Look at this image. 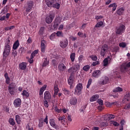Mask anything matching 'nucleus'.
Segmentation results:
<instances>
[{
  "label": "nucleus",
  "instance_id": "38",
  "mask_svg": "<svg viewBox=\"0 0 130 130\" xmlns=\"http://www.w3.org/2000/svg\"><path fill=\"white\" fill-rule=\"evenodd\" d=\"M52 64L54 67H57V64H58V59H52Z\"/></svg>",
  "mask_w": 130,
  "mask_h": 130
},
{
  "label": "nucleus",
  "instance_id": "17",
  "mask_svg": "<svg viewBox=\"0 0 130 130\" xmlns=\"http://www.w3.org/2000/svg\"><path fill=\"white\" fill-rule=\"evenodd\" d=\"M106 106H107V107H111V106H114L115 105L117 107H118V106H119V102L116 101V102H114L112 103L107 102L106 103Z\"/></svg>",
  "mask_w": 130,
  "mask_h": 130
},
{
  "label": "nucleus",
  "instance_id": "51",
  "mask_svg": "<svg viewBox=\"0 0 130 130\" xmlns=\"http://www.w3.org/2000/svg\"><path fill=\"white\" fill-rule=\"evenodd\" d=\"M111 124H113V125H114V126H118L119 125V123H118L117 122L114 121H111Z\"/></svg>",
  "mask_w": 130,
  "mask_h": 130
},
{
  "label": "nucleus",
  "instance_id": "63",
  "mask_svg": "<svg viewBox=\"0 0 130 130\" xmlns=\"http://www.w3.org/2000/svg\"><path fill=\"white\" fill-rule=\"evenodd\" d=\"M103 106H102V105H100V106H99L98 107V110H103Z\"/></svg>",
  "mask_w": 130,
  "mask_h": 130
},
{
  "label": "nucleus",
  "instance_id": "4",
  "mask_svg": "<svg viewBox=\"0 0 130 130\" xmlns=\"http://www.w3.org/2000/svg\"><path fill=\"white\" fill-rule=\"evenodd\" d=\"M130 62L128 63H124L122 64L120 68V70L122 73H126L129 70Z\"/></svg>",
  "mask_w": 130,
  "mask_h": 130
},
{
  "label": "nucleus",
  "instance_id": "45",
  "mask_svg": "<svg viewBox=\"0 0 130 130\" xmlns=\"http://www.w3.org/2000/svg\"><path fill=\"white\" fill-rule=\"evenodd\" d=\"M92 79L90 78L87 82V84L86 85V88L87 89H89V88H90V86H91V84H92Z\"/></svg>",
  "mask_w": 130,
  "mask_h": 130
},
{
  "label": "nucleus",
  "instance_id": "55",
  "mask_svg": "<svg viewBox=\"0 0 130 130\" xmlns=\"http://www.w3.org/2000/svg\"><path fill=\"white\" fill-rule=\"evenodd\" d=\"M108 118L109 119H112V118H115V115L112 114H110L108 115Z\"/></svg>",
  "mask_w": 130,
  "mask_h": 130
},
{
  "label": "nucleus",
  "instance_id": "54",
  "mask_svg": "<svg viewBox=\"0 0 130 130\" xmlns=\"http://www.w3.org/2000/svg\"><path fill=\"white\" fill-rule=\"evenodd\" d=\"M119 46H120V47H122V48H124V47L126 46V44L125 43H121L119 44Z\"/></svg>",
  "mask_w": 130,
  "mask_h": 130
},
{
  "label": "nucleus",
  "instance_id": "20",
  "mask_svg": "<svg viewBox=\"0 0 130 130\" xmlns=\"http://www.w3.org/2000/svg\"><path fill=\"white\" fill-rule=\"evenodd\" d=\"M101 74V72L100 70L94 71L92 73V77H93V78H99Z\"/></svg>",
  "mask_w": 130,
  "mask_h": 130
},
{
  "label": "nucleus",
  "instance_id": "40",
  "mask_svg": "<svg viewBox=\"0 0 130 130\" xmlns=\"http://www.w3.org/2000/svg\"><path fill=\"white\" fill-rule=\"evenodd\" d=\"M51 7H53V8H54L55 9H57V10H59V8H60V4H59V3H55V4H53V5H52V6Z\"/></svg>",
  "mask_w": 130,
  "mask_h": 130
},
{
  "label": "nucleus",
  "instance_id": "57",
  "mask_svg": "<svg viewBox=\"0 0 130 130\" xmlns=\"http://www.w3.org/2000/svg\"><path fill=\"white\" fill-rule=\"evenodd\" d=\"M77 35H78L79 37H81V38H84V34H83L81 31L78 32L77 34Z\"/></svg>",
  "mask_w": 130,
  "mask_h": 130
},
{
  "label": "nucleus",
  "instance_id": "61",
  "mask_svg": "<svg viewBox=\"0 0 130 130\" xmlns=\"http://www.w3.org/2000/svg\"><path fill=\"white\" fill-rule=\"evenodd\" d=\"M97 102L100 105H103V101L102 100L99 99Z\"/></svg>",
  "mask_w": 130,
  "mask_h": 130
},
{
  "label": "nucleus",
  "instance_id": "11",
  "mask_svg": "<svg viewBox=\"0 0 130 130\" xmlns=\"http://www.w3.org/2000/svg\"><path fill=\"white\" fill-rule=\"evenodd\" d=\"M54 17H55V15L54 14L52 13L50 14L49 15L47 16L46 18V22L47 24H50L53 21V19H54Z\"/></svg>",
  "mask_w": 130,
  "mask_h": 130
},
{
  "label": "nucleus",
  "instance_id": "9",
  "mask_svg": "<svg viewBox=\"0 0 130 130\" xmlns=\"http://www.w3.org/2000/svg\"><path fill=\"white\" fill-rule=\"evenodd\" d=\"M108 82H109V78L107 76H105L104 77H102L101 80L99 82V84L101 85V86H103V85H106Z\"/></svg>",
  "mask_w": 130,
  "mask_h": 130
},
{
  "label": "nucleus",
  "instance_id": "14",
  "mask_svg": "<svg viewBox=\"0 0 130 130\" xmlns=\"http://www.w3.org/2000/svg\"><path fill=\"white\" fill-rule=\"evenodd\" d=\"M68 44H69V41L68 39H65L60 41L59 45L61 48H66L68 46Z\"/></svg>",
  "mask_w": 130,
  "mask_h": 130
},
{
  "label": "nucleus",
  "instance_id": "46",
  "mask_svg": "<svg viewBox=\"0 0 130 130\" xmlns=\"http://www.w3.org/2000/svg\"><path fill=\"white\" fill-rule=\"evenodd\" d=\"M44 33V27H41L39 31V35H43Z\"/></svg>",
  "mask_w": 130,
  "mask_h": 130
},
{
  "label": "nucleus",
  "instance_id": "1",
  "mask_svg": "<svg viewBox=\"0 0 130 130\" xmlns=\"http://www.w3.org/2000/svg\"><path fill=\"white\" fill-rule=\"evenodd\" d=\"M10 41L8 39L5 43V49L3 52L4 57H7V56H9L10 55V53L11 52V45H10Z\"/></svg>",
  "mask_w": 130,
  "mask_h": 130
},
{
  "label": "nucleus",
  "instance_id": "47",
  "mask_svg": "<svg viewBox=\"0 0 130 130\" xmlns=\"http://www.w3.org/2000/svg\"><path fill=\"white\" fill-rule=\"evenodd\" d=\"M68 84L71 86V88H72V85H73V77H71V76L68 79Z\"/></svg>",
  "mask_w": 130,
  "mask_h": 130
},
{
  "label": "nucleus",
  "instance_id": "48",
  "mask_svg": "<svg viewBox=\"0 0 130 130\" xmlns=\"http://www.w3.org/2000/svg\"><path fill=\"white\" fill-rule=\"evenodd\" d=\"M56 35L57 37H63V34L61 31H57Z\"/></svg>",
  "mask_w": 130,
  "mask_h": 130
},
{
  "label": "nucleus",
  "instance_id": "23",
  "mask_svg": "<svg viewBox=\"0 0 130 130\" xmlns=\"http://www.w3.org/2000/svg\"><path fill=\"white\" fill-rule=\"evenodd\" d=\"M20 70H21L22 71H25L26 70V68H27V63L26 62H22L20 63L19 65Z\"/></svg>",
  "mask_w": 130,
  "mask_h": 130
},
{
  "label": "nucleus",
  "instance_id": "49",
  "mask_svg": "<svg viewBox=\"0 0 130 130\" xmlns=\"http://www.w3.org/2000/svg\"><path fill=\"white\" fill-rule=\"evenodd\" d=\"M90 66L86 65L83 67V71H85V72H88V71H89V70H90Z\"/></svg>",
  "mask_w": 130,
  "mask_h": 130
},
{
  "label": "nucleus",
  "instance_id": "24",
  "mask_svg": "<svg viewBox=\"0 0 130 130\" xmlns=\"http://www.w3.org/2000/svg\"><path fill=\"white\" fill-rule=\"evenodd\" d=\"M77 103L78 99H77V98L76 97L72 98L70 101V103L71 105H76Z\"/></svg>",
  "mask_w": 130,
  "mask_h": 130
},
{
  "label": "nucleus",
  "instance_id": "26",
  "mask_svg": "<svg viewBox=\"0 0 130 130\" xmlns=\"http://www.w3.org/2000/svg\"><path fill=\"white\" fill-rule=\"evenodd\" d=\"M126 101H130V92L126 93L123 100V103H124L126 102Z\"/></svg>",
  "mask_w": 130,
  "mask_h": 130
},
{
  "label": "nucleus",
  "instance_id": "6",
  "mask_svg": "<svg viewBox=\"0 0 130 130\" xmlns=\"http://www.w3.org/2000/svg\"><path fill=\"white\" fill-rule=\"evenodd\" d=\"M43 122L46 124H48V116L46 115L45 118H41L39 119V127H42L43 126Z\"/></svg>",
  "mask_w": 130,
  "mask_h": 130
},
{
  "label": "nucleus",
  "instance_id": "7",
  "mask_svg": "<svg viewBox=\"0 0 130 130\" xmlns=\"http://www.w3.org/2000/svg\"><path fill=\"white\" fill-rule=\"evenodd\" d=\"M125 30V26L123 24H121L116 29V34L119 35L121 33H123Z\"/></svg>",
  "mask_w": 130,
  "mask_h": 130
},
{
  "label": "nucleus",
  "instance_id": "25",
  "mask_svg": "<svg viewBox=\"0 0 130 130\" xmlns=\"http://www.w3.org/2000/svg\"><path fill=\"white\" fill-rule=\"evenodd\" d=\"M123 13H124V9L122 7L120 8L116 11V14L118 16H122V15H123Z\"/></svg>",
  "mask_w": 130,
  "mask_h": 130
},
{
  "label": "nucleus",
  "instance_id": "13",
  "mask_svg": "<svg viewBox=\"0 0 130 130\" xmlns=\"http://www.w3.org/2000/svg\"><path fill=\"white\" fill-rule=\"evenodd\" d=\"M8 91L10 94L15 95V93L16 92V87L15 85L10 84L8 87Z\"/></svg>",
  "mask_w": 130,
  "mask_h": 130
},
{
  "label": "nucleus",
  "instance_id": "10",
  "mask_svg": "<svg viewBox=\"0 0 130 130\" xmlns=\"http://www.w3.org/2000/svg\"><path fill=\"white\" fill-rule=\"evenodd\" d=\"M34 6V2L32 1H28L27 2V6L26 7V11L30 13L32 10V7Z\"/></svg>",
  "mask_w": 130,
  "mask_h": 130
},
{
  "label": "nucleus",
  "instance_id": "35",
  "mask_svg": "<svg viewBox=\"0 0 130 130\" xmlns=\"http://www.w3.org/2000/svg\"><path fill=\"white\" fill-rule=\"evenodd\" d=\"M113 76L114 78H120V76L119 75V72L117 71H114Z\"/></svg>",
  "mask_w": 130,
  "mask_h": 130
},
{
  "label": "nucleus",
  "instance_id": "16",
  "mask_svg": "<svg viewBox=\"0 0 130 130\" xmlns=\"http://www.w3.org/2000/svg\"><path fill=\"white\" fill-rule=\"evenodd\" d=\"M58 121H60L61 124H64V125H66V124H67V122H68L67 118H66V116L64 115H63L61 117H59L58 118Z\"/></svg>",
  "mask_w": 130,
  "mask_h": 130
},
{
  "label": "nucleus",
  "instance_id": "36",
  "mask_svg": "<svg viewBox=\"0 0 130 130\" xmlns=\"http://www.w3.org/2000/svg\"><path fill=\"white\" fill-rule=\"evenodd\" d=\"M123 90L121 87H117L113 90V93H116L117 92H122Z\"/></svg>",
  "mask_w": 130,
  "mask_h": 130
},
{
  "label": "nucleus",
  "instance_id": "3",
  "mask_svg": "<svg viewBox=\"0 0 130 130\" xmlns=\"http://www.w3.org/2000/svg\"><path fill=\"white\" fill-rule=\"evenodd\" d=\"M83 89V84L82 83L78 84L75 89V95H81L82 94V90Z\"/></svg>",
  "mask_w": 130,
  "mask_h": 130
},
{
  "label": "nucleus",
  "instance_id": "12",
  "mask_svg": "<svg viewBox=\"0 0 130 130\" xmlns=\"http://www.w3.org/2000/svg\"><path fill=\"white\" fill-rule=\"evenodd\" d=\"M22 103V100L20 98H17L14 101L13 105L14 107L18 108V107H21V104Z\"/></svg>",
  "mask_w": 130,
  "mask_h": 130
},
{
  "label": "nucleus",
  "instance_id": "44",
  "mask_svg": "<svg viewBox=\"0 0 130 130\" xmlns=\"http://www.w3.org/2000/svg\"><path fill=\"white\" fill-rule=\"evenodd\" d=\"M48 63H49V62L47 60V58H45L44 59V61L42 65V67H47V66H48Z\"/></svg>",
  "mask_w": 130,
  "mask_h": 130
},
{
  "label": "nucleus",
  "instance_id": "37",
  "mask_svg": "<svg viewBox=\"0 0 130 130\" xmlns=\"http://www.w3.org/2000/svg\"><path fill=\"white\" fill-rule=\"evenodd\" d=\"M21 94L23 95L24 96V97H26V98H28V97H29V96H30V94H29V92H27V90H24L22 91V93Z\"/></svg>",
  "mask_w": 130,
  "mask_h": 130
},
{
  "label": "nucleus",
  "instance_id": "50",
  "mask_svg": "<svg viewBox=\"0 0 130 130\" xmlns=\"http://www.w3.org/2000/svg\"><path fill=\"white\" fill-rule=\"evenodd\" d=\"M62 91L64 92V95H70V91L67 88H63Z\"/></svg>",
  "mask_w": 130,
  "mask_h": 130
},
{
  "label": "nucleus",
  "instance_id": "64",
  "mask_svg": "<svg viewBox=\"0 0 130 130\" xmlns=\"http://www.w3.org/2000/svg\"><path fill=\"white\" fill-rule=\"evenodd\" d=\"M125 109H130V103H129L128 105H125Z\"/></svg>",
  "mask_w": 130,
  "mask_h": 130
},
{
  "label": "nucleus",
  "instance_id": "22",
  "mask_svg": "<svg viewBox=\"0 0 130 130\" xmlns=\"http://www.w3.org/2000/svg\"><path fill=\"white\" fill-rule=\"evenodd\" d=\"M56 1V0H45L46 4L49 7H52L53 4L55 3Z\"/></svg>",
  "mask_w": 130,
  "mask_h": 130
},
{
  "label": "nucleus",
  "instance_id": "8",
  "mask_svg": "<svg viewBox=\"0 0 130 130\" xmlns=\"http://www.w3.org/2000/svg\"><path fill=\"white\" fill-rule=\"evenodd\" d=\"M49 123L51 126L53 127V128H55V129L59 130V128H60V127L56 124V123H55V120L54 119H50L49 120Z\"/></svg>",
  "mask_w": 130,
  "mask_h": 130
},
{
  "label": "nucleus",
  "instance_id": "60",
  "mask_svg": "<svg viewBox=\"0 0 130 130\" xmlns=\"http://www.w3.org/2000/svg\"><path fill=\"white\" fill-rule=\"evenodd\" d=\"M113 50L115 52H118V51H119V47H115Z\"/></svg>",
  "mask_w": 130,
  "mask_h": 130
},
{
  "label": "nucleus",
  "instance_id": "15",
  "mask_svg": "<svg viewBox=\"0 0 130 130\" xmlns=\"http://www.w3.org/2000/svg\"><path fill=\"white\" fill-rule=\"evenodd\" d=\"M46 49V42L45 41V40H43L41 42V49L43 53H44V52H45Z\"/></svg>",
  "mask_w": 130,
  "mask_h": 130
},
{
  "label": "nucleus",
  "instance_id": "28",
  "mask_svg": "<svg viewBox=\"0 0 130 130\" xmlns=\"http://www.w3.org/2000/svg\"><path fill=\"white\" fill-rule=\"evenodd\" d=\"M99 98V95L94 94L92 96H91L90 99V102H94V101H96L97 99Z\"/></svg>",
  "mask_w": 130,
  "mask_h": 130
},
{
  "label": "nucleus",
  "instance_id": "31",
  "mask_svg": "<svg viewBox=\"0 0 130 130\" xmlns=\"http://www.w3.org/2000/svg\"><path fill=\"white\" fill-rule=\"evenodd\" d=\"M54 93L53 97H54V96H56V95H57V93H58L59 89L57 85H54Z\"/></svg>",
  "mask_w": 130,
  "mask_h": 130
},
{
  "label": "nucleus",
  "instance_id": "56",
  "mask_svg": "<svg viewBox=\"0 0 130 130\" xmlns=\"http://www.w3.org/2000/svg\"><path fill=\"white\" fill-rule=\"evenodd\" d=\"M54 110H55V112H58V113H60V112H61V110L58 109V108H57V106L55 107Z\"/></svg>",
  "mask_w": 130,
  "mask_h": 130
},
{
  "label": "nucleus",
  "instance_id": "43",
  "mask_svg": "<svg viewBox=\"0 0 130 130\" xmlns=\"http://www.w3.org/2000/svg\"><path fill=\"white\" fill-rule=\"evenodd\" d=\"M108 126V123L105 122H102L100 124V126L101 127H105V126Z\"/></svg>",
  "mask_w": 130,
  "mask_h": 130
},
{
  "label": "nucleus",
  "instance_id": "53",
  "mask_svg": "<svg viewBox=\"0 0 130 130\" xmlns=\"http://www.w3.org/2000/svg\"><path fill=\"white\" fill-rule=\"evenodd\" d=\"M44 105L45 107L46 108H48V106H49V105L48 104V102H47V100H45L44 102Z\"/></svg>",
  "mask_w": 130,
  "mask_h": 130
},
{
  "label": "nucleus",
  "instance_id": "30",
  "mask_svg": "<svg viewBox=\"0 0 130 130\" xmlns=\"http://www.w3.org/2000/svg\"><path fill=\"white\" fill-rule=\"evenodd\" d=\"M18 46H20V43H19V40H17L13 44V49L16 50V49H17Z\"/></svg>",
  "mask_w": 130,
  "mask_h": 130
},
{
  "label": "nucleus",
  "instance_id": "39",
  "mask_svg": "<svg viewBox=\"0 0 130 130\" xmlns=\"http://www.w3.org/2000/svg\"><path fill=\"white\" fill-rule=\"evenodd\" d=\"M15 120L18 124H20L21 122V117L19 115H16L15 116Z\"/></svg>",
  "mask_w": 130,
  "mask_h": 130
},
{
  "label": "nucleus",
  "instance_id": "2",
  "mask_svg": "<svg viewBox=\"0 0 130 130\" xmlns=\"http://www.w3.org/2000/svg\"><path fill=\"white\" fill-rule=\"evenodd\" d=\"M80 70V64L76 63L73 67H71L68 70V73H71V78H74V75L76 73H79Z\"/></svg>",
  "mask_w": 130,
  "mask_h": 130
},
{
  "label": "nucleus",
  "instance_id": "29",
  "mask_svg": "<svg viewBox=\"0 0 130 130\" xmlns=\"http://www.w3.org/2000/svg\"><path fill=\"white\" fill-rule=\"evenodd\" d=\"M109 8H113L112 12H114L117 8V4L116 3H113L109 6Z\"/></svg>",
  "mask_w": 130,
  "mask_h": 130
},
{
  "label": "nucleus",
  "instance_id": "41",
  "mask_svg": "<svg viewBox=\"0 0 130 130\" xmlns=\"http://www.w3.org/2000/svg\"><path fill=\"white\" fill-rule=\"evenodd\" d=\"M50 56L52 58H55V59H58L59 58L58 55H57L56 52L51 54Z\"/></svg>",
  "mask_w": 130,
  "mask_h": 130
},
{
  "label": "nucleus",
  "instance_id": "42",
  "mask_svg": "<svg viewBox=\"0 0 130 130\" xmlns=\"http://www.w3.org/2000/svg\"><path fill=\"white\" fill-rule=\"evenodd\" d=\"M55 36H56V34L55 32H53V34H52L49 37L50 40L53 41V40L55 39Z\"/></svg>",
  "mask_w": 130,
  "mask_h": 130
},
{
  "label": "nucleus",
  "instance_id": "33",
  "mask_svg": "<svg viewBox=\"0 0 130 130\" xmlns=\"http://www.w3.org/2000/svg\"><path fill=\"white\" fill-rule=\"evenodd\" d=\"M70 59L72 62L75 61V59H76V53H72L70 55Z\"/></svg>",
  "mask_w": 130,
  "mask_h": 130
},
{
  "label": "nucleus",
  "instance_id": "52",
  "mask_svg": "<svg viewBox=\"0 0 130 130\" xmlns=\"http://www.w3.org/2000/svg\"><path fill=\"white\" fill-rule=\"evenodd\" d=\"M90 58L92 59V60L96 61L98 59L97 56L96 55H91L90 56Z\"/></svg>",
  "mask_w": 130,
  "mask_h": 130
},
{
  "label": "nucleus",
  "instance_id": "21",
  "mask_svg": "<svg viewBox=\"0 0 130 130\" xmlns=\"http://www.w3.org/2000/svg\"><path fill=\"white\" fill-rule=\"evenodd\" d=\"M109 60H111V58H110V56H108V57L105 58V59L103 60V66L106 67L108 66V61H109Z\"/></svg>",
  "mask_w": 130,
  "mask_h": 130
},
{
  "label": "nucleus",
  "instance_id": "34",
  "mask_svg": "<svg viewBox=\"0 0 130 130\" xmlns=\"http://www.w3.org/2000/svg\"><path fill=\"white\" fill-rule=\"evenodd\" d=\"M102 26H103V22L99 21L95 25L94 30H95V28H100V27H102Z\"/></svg>",
  "mask_w": 130,
  "mask_h": 130
},
{
  "label": "nucleus",
  "instance_id": "27",
  "mask_svg": "<svg viewBox=\"0 0 130 130\" xmlns=\"http://www.w3.org/2000/svg\"><path fill=\"white\" fill-rule=\"evenodd\" d=\"M46 87H47V85H44L42 86L40 89V92L39 95L40 96H41L42 95H43V92L44 91H45V89H46Z\"/></svg>",
  "mask_w": 130,
  "mask_h": 130
},
{
  "label": "nucleus",
  "instance_id": "62",
  "mask_svg": "<svg viewBox=\"0 0 130 130\" xmlns=\"http://www.w3.org/2000/svg\"><path fill=\"white\" fill-rule=\"evenodd\" d=\"M100 19H103V16H95V19L98 21V20H100Z\"/></svg>",
  "mask_w": 130,
  "mask_h": 130
},
{
  "label": "nucleus",
  "instance_id": "59",
  "mask_svg": "<svg viewBox=\"0 0 130 130\" xmlns=\"http://www.w3.org/2000/svg\"><path fill=\"white\" fill-rule=\"evenodd\" d=\"M83 58H84V56L83 55H80L78 58L79 62H81V61L83 60Z\"/></svg>",
  "mask_w": 130,
  "mask_h": 130
},
{
  "label": "nucleus",
  "instance_id": "18",
  "mask_svg": "<svg viewBox=\"0 0 130 130\" xmlns=\"http://www.w3.org/2000/svg\"><path fill=\"white\" fill-rule=\"evenodd\" d=\"M44 100H48V101H49V100H50V99H51V95H50V92H49V91H46L44 92Z\"/></svg>",
  "mask_w": 130,
  "mask_h": 130
},
{
  "label": "nucleus",
  "instance_id": "32",
  "mask_svg": "<svg viewBox=\"0 0 130 130\" xmlns=\"http://www.w3.org/2000/svg\"><path fill=\"white\" fill-rule=\"evenodd\" d=\"M9 123L11 125L14 126L15 124H16V122H15V120L13 118H10L8 121Z\"/></svg>",
  "mask_w": 130,
  "mask_h": 130
},
{
  "label": "nucleus",
  "instance_id": "58",
  "mask_svg": "<svg viewBox=\"0 0 130 130\" xmlns=\"http://www.w3.org/2000/svg\"><path fill=\"white\" fill-rule=\"evenodd\" d=\"M53 27L54 29H57L58 27V22H55L53 24Z\"/></svg>",
  "mask_w": 130,
  "mask_h": 130
},
{
  "label": "nucleus",
  "instance_id": "5",
  "mask_svg": "<svg viewBox=\"0 0 130 130\" xmlns=\"http://www.w3.org/2000/svg\"><path fill=\"white\" fill-rule=\"evenodd\" d=\"M109 50L108 46L106 44H105L103 45L101 50V53L100 55L101 56H105V54L107 53L108 51Z\"/></svg>",
  "mask_w": 130,
  "mask_h": 130
},
{
  "label": "nucleus",
  "instance_id": "19",
  "mask_svg": "<svg viewBox=\"0 0 130 130\" xmlns=\"http://www.w3.org/2000/svg\"><path fill=\"white\" fill-rule=\"evenodd\" d=\"M59 72H63L67 69V67L62 62H60L58 66Z\"/></svg>",
  "mask_w": 130,
  "mask_h": 130
}]
</instances>
